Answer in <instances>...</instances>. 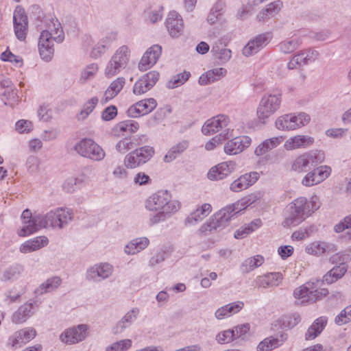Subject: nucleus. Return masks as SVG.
<instances>
[{
    "label": "nucleus",
    "instance_id": "nucleus-43",
    "mask_svg": "<svg viewBox=\"0 0 351 351\" xmlns=\"http://www.w3.org/2000/svg\"><path fill=\"white\" fill-rule=\"evenodd\" d=\"M264 263V258L256 255L245 259L241 265L240 269L243 274H247L261 266Z\"/></svg>",
    "mask_w": 351,
    "mask_h": 351
},
{
    "label": "nucleus",
    "instance_id": "nucleus-46",
    "mask_svg": "<svg viewBox=\"0 0 351 351\" xmlns=\"http://www.w3.org/2000/svg\"><path fill=\"white\" fill-rule=\"evenodd\" d=\"M98 102L99 99L96 96L91 97L87 101H86L84 104L80 112L77 114V119L78 121L85 120L94 110L98 104Z\"/></svg>",
    "mask_w": 351,
    "mask_h": 351
},
{
    "label": "nucleus",
    "instance_id": "nucleus-21",
    "mask_svg": "<svg viewBox=\"0 0 351 351\" xmlns=\"http://www.w3.org/2000/svg\"><path fill=\"white\" fill-rule=\"evenodd\" d=\"M230 119L225 114H218L208 119L202 126V131L206 135L213 134L228 125Z\"/></svg>",
    "mask_w": 351,
    "mask_h": 351
},
{
    "label": "nucleus",
    "instance_id": "nucleus-36",
    "mask_svg": "<svg viewBox=\"0 0 351 351\" xmlns=\"http://www.w3.org/2000/svg\"><path fill=\"white\" fill-rule=\"evenodd\" d=\"M211 53L215 58L222 63L228 62L230 59L232 54L231 50L226 48V45L221 40H217L213 43Z\"/></svg>",
    "mask_w": 351,
    "mask_h": 351
},
{
    "label": "nucleus",
    "instance_id": "nucleus-49",
    "mask_svg": "<svg viewBox=\"0 0 351 351\" xmlns=\"http://www.w3.org/2000/svg\"><path fill=\"white\" fill-rule=\"evenodd\" d=\"M292 114H286L278 117L275 121V127L282 131H290L293 130Z\"/></svg>",
    "mask_w": 351,
    "mask_h": 351
},
{
    "label": "nucleus",
    "instance_id": "nucleus-10",
    "mask_svg": "<svg viewBox=\"0 0 351 351\" xmlns=\"http://www.w3.org/2000/svg\"><path fill=\"white\" fill-rule=\"evenodd\" d=\"M324 158V153L319 151L302 154L293 161L291 169L298 173H303L306 171L310 164L315 166L318 162H322Z\"/></svg>",
    "mask_w": 351,
    "mask_h": 351
},
{
    "label": "nucleus",
    "instance_id": "nucleus-50",
    "mask_svg": "<svg viewBox=\"0 0 351 351\" xmlns=\"http://www.w3.org/2000/svg\"><path fill=\"white\" fill-rule=\"evenodd\" d=\"M40 215L42 219L43 228L57 229V221L55 220L53 209L47 211L46 213H41Z\"/></svg>",
    "mask_w": 351,
    "mask_h": 351
},
{
    "label": "nucleus",
    "instance_id": "nucleus-1",
    "mask_svg": "<svg viewBox=\"0 0 351 351\" xmlns=\"http://www.w3.org/2000/svg\"><path fill=\"white\" fill-rule=\"evenodd\" d=\"M254 200V197L249 195L232 205L219 210L199 228V232L207 235L215 231L223 230L228 225L230 220L237 213H239L252 204Z\"/></svg>",
    "mask_w": 351,
    "mask_h": 351
},
{
    "label": "nucleus",
    "instance_id": "nucleus-32",
    "mask_svg": "<svg viewBox=\"0 0 351 351\" xmlns=\"http://www.w3.org/2000/svg\"><path fill=\"white\" fill-rule=\"evenodd\" d=\"M55 220L57 221V229L60 230L66 227L73 219V213L68 208L58 207L53 209Z\"/></svg>",
    "mask_w": 351,
    "mask_h": 351
},
{
    "label": "nucleus",
    "instance_id": "nucleus-56",
    "mask_svg": "<svg viewBox=\"0 0 351 351\" xmlns=\"http://www.w3.org/2000/svg\"><path fill=\"white\" fill-rule=\"evenodd\" d=\"M189 75V73L184 72L173 76L167 84L168 88H174L183 84L188 80Z\"/></svg>",
    "mask_w": 351,
    "mask_h": 351
},
{
    "label": "nucleus",
    "instance_id": "nucleus-52",
    "mask_svg": "<svg viewBox=\"0 0 351 351\" xmlns=\"http://www.w3.org/2000/svg\"><path fill=\"white\" fill-rule=\"evenodd\" d=\"M98 71V65L93 63L86 66L82 71L80 80L82 83L93 79Z\"/></svg>",
    "mask_w": 351,
    "mask_h": 351
},
{
    "label": "nucleus",
    "instance_id": "nucleus-40",
    "mask_svg": "<svg viewBox=\"0 0 351 351\" xmlns=\"http://www.w3.org/2000/svg\"><path fill=\"white\" fill-rule=\"evenodd\" d=\"M223 8L224 3L221 1H217L213 5L207 17V21L210 25L222 23L225 21L222 12Z\"/></svg>",
    "mask_w": 351,
    "mask_h": 351
},
{
    "label": "nucleus",
    "instance_id": "nucleus-57",
    "mask_svg": "<svg viewBox=\"0 0 351 351\" xmlns=\"http://www.w3.org/2000/svg\"><path fill=\"white\" fill-rule=\"evenodd\" d=\"M1 60L4 62H10L15 66L23 65V59L20 56H15L10 51L6 50L1 54Z\"/></svg>",
    "mask_w": 351,
    "mask_h": 351
},
{
    "label": "nucleus",
    "instance_id": "nucleus-33",
    "mask_svg": "<svg viewBox=\"0 0 351 351\" xmlns=\"http://www.w3.org/2000/svg\"><path fill=\"white\" fill-rule=\"evenodd\" d=\"M125 83V80L123 77H118L114 80L112 82H111V84L104 92L101 101L102 103H106L114 98L122 90Z\"/></svg>",
    "mask_w": 351,
    "mask_h": 351
},
{
    "label": "nucleus",
    "instance_id": "nucleus-39",
    "mask_svg": "<svg viewBox=\"0 0 351 351\" xmlns=\"http://www.w3.org/2000/svg\"><path fill=\"white\" fill-rule=\"evenodd\" d=\"M189 143L186 140H182L173 145L163 158L165 162L169 163L180 156L189 147Z\"/></svg>",
    "mask_w": 351,
    "mask_h": 351
},
{
    "label": "nucleus",
    "instance_id": "nucleus-45",
    "mask_svg": "<svg viewBox=\"0 0 351 351\" xmlns=\"http://www.w3.org/2000/svg\"><path fill=\"white\" fill-rule=\"evenodd\" d=\"M61 284V279L55 276L47 279L45 282L41 284L35 291V293L40 295L44 293L51 292L58 288Z\"/></svg>",
    "mask_w": 351,
    "mask_h": 351
},
{
    "label": "nucleus",
    "instance_id": "nucleus-61",
    "mask_svg": "<svg viewBox=\"0 0 351 351\" xmlns=\"http://www.w3.org/2000/svg\"><path fill=\"white\" fill-rule=\"evenodd\" d=\"M300 322V316L298 314H292L282 317V325L285 328H292Z\"/></svg>",
    "mask_w": 351,
    "mask_h": 351
},
{
    "label": "nucleus",
    "instance_id": "nucleus-13",
    "mask_svg": "<svg viewBox=\"0 0 351 351\" xmlns=\"http://www.w3.org/2000/svg\"><path fill=\"white\" fill-rule=\"evenodd\" d=\"M88 326L86 324H79L66 329L60 337L62 342L72 345L84 340L88 336Z\"/></svg>",
    "mask_w": 351,
    "mask_h": 351
},
{
    "label": "nucleus",
    "instance_id": "nucleus-31",
    "mask_svg": "<svg viewBox=\"0 0 351 351\" xmlns=\"http://www.w3.org/2000/svg\"><path fill=\"white\" fill-rule=\"evenodd\" d=\"M282 136H274L267 138L260 143L254 150V154L257 156H263L267 152L279 146L283 141Z\"/></svg>",
    "mask_w": 351,
    "mask_h": 351
},
{
    "label": "nucleus",
    "instance_id": "nucleus-20",
    "mask_svg": "<svg viewBox=\"0 0 351 351\" xmlns=\"http://www.w3.org/2000/svg\"><path fill=\"white\" fill-rule=\"evenodd\" d=\"M162 47L158 45H154L147 49L138 63V69L145 71L152 67L161 56Z\"/></svg>",
    "mask_w": 351,
    "mask_h": 351
},
{
    "label": "nucleus",
    "instance_id": "nucleus-44",
    "mask_svg": "<svg viewBox=\"0 0 351 351\" xmlns=\"http://www.w3.org/2000/svg\"><path fill=\"white\" fill-rule=\"evenodd\" d=\"M139 310L136 308H132L130 311H128L119 321L116 326L115 333L122 332L125 328L128 327L132 324L134 320L137 318L138 315Z\"/></svg>",
    "mask_w": 351,
    "mask_h": 351
},
{
    "label": "nucleus",
    "instance_id": "nucleus-28",
    "mask_svg": "<svg viewBox=\"0 0 351 351\" xmlns=\"http://www.w3.org/2000/svg\"><path fill=\"white\" fill-rule=\"evenodd\" d=\"M36 335V331L33 328H25L16 332L10 339L12 347L19 348L22 344L29 342L34 339Z\"/></svg>",
    "mask_w": 351,
    "mask_h": 351
},
{
    "label": "nucleus",
    "instance_id": "nucleus-3",
    "mask_svg": "<svg viewBox=\"0 0 351 351\" xmlns=\"http://www.w3.org/2000/svg\"><path fill=\"white\" fill-rule=\"evenodd\" d=\"M145 207L150 211L157 212L149 218L150 225L165 221L171 214L179 209V204L171 200V195L167 191H159L147 198Z\"/></svg>",
    "mask_w": 351,
    "mask_h": 351
},
{
    "label": "nucleus",
    "instance_id": "nucleus-19",
    "mask_svg": "<svg viewBox=\"0 0 351 351\" xmlns=\"http://www.w3.org/2000/svg\"><path fill=\"white\" fill-rule=\"evenodd\" d=\"M260 178L259 173L251 171L240 176L230 185V189L234 193L243 191L255 184Z\"/></svg>",
    "mask_w": 351,
    "mask_h": 351
},
{
    "label": "nucleus",
    "instance_id": "nucleus-38",
    "mask_svg": "<svg viewBox=\"0 0 351 351\" xmlns=\"http://www.w3.org/2000/svg\"><path fill=\"white\" fill-rule=\"evenodd\" d=\"M327 322L328 318L325 316H322L316 319L308 328L305 334L306 339H314L319 336L325 328Z\"/></svg>",
    "mask_w": 351,
    "mask_h": 351
},
{
    "label": "nucleus",
    "instance_id": "nucleus-35",
    "mask_svg": "<svg viewBox=\"0 0 351 351\" xmlns=\"http://www.w3.org/2000/svg\"><path fill=\"white\" fill-rule=\"evenodd\" d=\"M48 239L45 236L37 237L33 239L28 240L20 246V252L24 254L32 252L47 245Z\"/></svg>",
    "mask_w": 351,
    "mask_h": 351
},
{
    "label": "nucleus",
    "instance_id": "nucleus-4",
    "mask_svg": "<svg viewBox=\"0 0 351 351\" xmlns=\"http://www.w3.org/2000/svg\"><path fill=\"white\" fill-rule=\"evenodd\" d=\"M322 285V281L318 279H312L295 289L293 296L298 300V304L301 305L315 303L328 293L326 289H319Z\"/></svg>",
    "mask_w": 351,
    "mask_h": 351
},
{
    "label": "nucleus",
    "instance_id": "nucleus-48",
    "mask_svg": "<svg viewBox=\"0 0 351 351\" xmlns=\"http://www.w3.org/2000/svg\"><path fill=\"white\" fill-rule=\"evenodd\" d=\"M348 265L341 263L339 265L333 267L328 274L324 276V279L328 283H332L337 279L341 278L347 271Z\"/></svg>",
    "mask_w": 351,
    "mask_h": 351
},
{
    "label": "nucleus",
    "instance_id": "nucleus-47",
    "mask_svg": "<svg viewBox=\"0 0 351 351\" xmlns=\"http://www.w3.org/2000/svg\"><path fill=\"white\" fill-rule=\"evenodd\" d=\"M302 44L300 37L292 36L279 44L280 50L284 53H290L294 51Z\"/></svg>",
    "mask_w": 351,
    "mask_h": 351
},
{
    "label": "nucleus",
    "instance_id": "nucleus-6",
    "mask_svg": "<svg viewBox=\"0 0 351 351\" xmlns=\"http://www.w3.org/2000/svg\"><path fill=\"white\" fill-rule=\"evenodd\" d=\"M131 50L128 45L119 47L110 58L105 69V75L112 77L119 73L129 63Z\"/></svg>",
    "mask_w": 351,
    "mask_h": 351
},
{
    "label": "nucleus",
    "instance_id": "nucleus-5",
    "mask_svg": "<svg viewBox=\"0 0 351 351\" xmlns=\"http://www.w3.org/2000/svg\"><path fill=\"white\" fill-rule=\"evenodd\" d=\"M311 215L309 204L306 197H300L290 203L286 208L284 227L296 226Z\"/></svg>",
    "mask_w": 351,
    "mask_h": 351
},
{
    "label": "nucleus",
    "instance_id": "nucleus-30",
    "mask_svg": "<svg viewBox=\"0 0 351 351\" xmlns=\"http://www.w3.org/2000/svg\"><path fill=\"white\" fill-rule=\"evenodd\" d=\"M288 335L285 332L278 334L276 337H269L260 342L257 346V351H270L284 343L287 341Z\"/></svg>",
    "mask_w": 351,
    "mask_h": 351
},
{
    "label": "nucleus",
    "instance_id": "nucleus-58",
    "mask_svg": "<svg viewBox=\"0 0 351 351\" xmlns=\"http://www.w3.org/2000/svg\"><path fill=\"white\" fill-rule=\"evenodd\" d=\"M25 166L29 173H36L40 169V159L36 156H29L27 158Z\"/></svg>",
    "mask_w": 351,
    "mask_h": 351
},
{
    "label": "nucleus",
    "instance_id": "nucleus-51",
    "mask_svg": "<svg viewBox=\"0 0 351 351\" xmlns=\"http://www.w3.org/2000/svg\"><path fill=\"white\" fill-rule=\"evenodd\" d=\"M292 124H294L293 125V130L307 125L311 120L310 116L305 112L292 114Z\"/></svg>",
    "mask_w": 351,
    "mask_h": 351
},
{
    "label": "nucleus",
    "instance_id": "nucleus-12",
    "mask_svg": "<svg viewBox=\"0 0 351 351\" xmlns=\"http://www.w3.org/2000/svg\"><path fill=\"white\" fill-rule=\"evenodd\" d=\"M113 271V266L108 263L95 264L87 269L86 279L90 282H99L110 278Z\"/></svg>",
    "mask_w": 351,
    "mask_h": 351
},
{
    "label": "nucleus",
    "instance_id": "nucleus-9",
    "mask_svg": "<svg viewBox=\"0 0 351 351\" xmlns=\"http://www.w3.org/2000/svg\"><path fill=\"white\" fill-rule=\"evenodd\" d=\"M75 150L80 156L95 161L102 160L106 153L101 146L90 138H84L75 145Z\"/></svg>",
    "mask_w": 351,
    "mask_h": 351
},
{
    "label": "nucleus",
    "instance_id": "nucleus-42",
    "mask_svg": "<svg viewBox=\"0 0 351 351\" xmlns=\"http://www.w3.org/2000/svg\"><path fill=\"white\" fill-rule=\"evenodd\" d=\"M226 70L223 68H215L208 71L205 75H202L199 79V83L201 85H206L213 83L226 74Z\"/></svg>",
    "mask_w": 351,
    "mask_h": 351
},
{
    "label": "nucleus",
    "instance_id": "nucleus-11",
    "mask_svg": "<svg viewBox=\"0 0 351 351\" xmlns=\"http://www.w3.org/2000/svg\"><path fill=\"white\" fill-rule=\"evenodd\" d=\"M21 219L23 221V226L18 232L20 237L28 236L43 228L40 214H36L32 216L31 211L26 209L23 212Z\"/></svg>",
    "mask_w": 351,
    "mask_h": 351
},
{
    "label": "nucleus",
    "instance_id": "nucleus-26",
    "mask_svg": "<svg viewBox=\"0 0 351 351\" xmlns=\"http://www.w3.org/2000/svg\"><path fill=\"white\" fill-rule=\"evenodd\" d=\"M282 280V275L280 272H271L264 275L258 276L254 280L258 288L276 287L280 285Z\"/></svg>",
    "mask_w": 351,
    "mask_h": 351
},
{
    "label": "nucleus",
    "instance_id": "nucleus-22",
    "mask_svg": "<svg viewBox=\"0 0 351 351\" xmlns=\"http://www.w3.org/2000/svg\"><path fill=\"white\" fill-rule=\"evenodd\" d=\"M13 21L16 38L19 40H24L27 32V17L25 10L17 8L14 12Z\"/></svg>",
    "mask_w": 351,
    "mask_h": 351
},
{
    "label": "nucleus",
    "instance_id": "nucleus-18",
    "mask_svg": "<svg viewBox=\"0 0 351 351\" xmlns=\"http://www.w3.org/2000/svg\"><path fill=\"white\" fill-rule=\"evenodd\" d=\"M157 106L154 98L143 99L132 105L126 113L129 117L137 118L145 115L153 111Z\"/></svg>",
    "mask_w": 351,
    "mask_h": 351
},
{
    "label": "nucleus",
    "instance_id": "nucleus-63",
    "mask_svg": "<svg viewBox=\"0 0 351 351\" xmlns=\"http://www.w3.org/2000/svg\"><path fill=\"white\" fill-rule=\"evenodd\" d=\"M316 176L318 178V182L320 183L325 180L331 173V169L328 166H321L316 169H314Z\"/></svg>",
    "mask_w": 351,
    "mask_h": 351
},
{
    "label": "nucleus",
    "instance_id": "nucleus-53",
    "mask_svg": "<svg viewBox=\"0 0 351 351\" xmlns=\"http://www.w3.org/2000/svg\"><path fill=\"white\" fill-rule=\"evenodd\" d=\"M228 134L229 129H227L226 130H224L222 133L219 134V135L215 136L211 140H210L208 142L206 143L205 149L208 151L213 149L217 145L221 144L223 141L227 138L228 137Z\"/></svg>",
    "mask_w": 351,
    "mask_h": 351
},
{
    "label": "nucleus",
    "instance_id": "nucleus-62",
    "mask_svg": "<svg viewBox=\"0 0 351 351\" xmlns=\"http://www.w3.org/2000/svg\"><path fill=\"white\" fill-rule=\"evenodd\" d=\"M234 331L228 329L220 332L216 336V340L219 343L225 344L231 342L234 339Z\"/></svg>",
    "mask_w": 351,
    "mask_h": 351
},
{
    "label": "nucleus",
    "instance_id": "nucleus-59",
    "mask_svg": "<svg viewBox=\"0 0 351 351\" xmlns=\"http://www.w3.org/2000/svg\"><path fill=\"white\" fill-rule=\"evenodd\" d=\"M321 241H314L305 246V252L309 255L319 257L322 256Z\"/></svg>",
    "mask_w": 351,
    "mask_h": 351
},
{
    "label": "nucleus",
    "instance_id": "nucleus-27",
    "mask_svg": "<svg viewBox=\"0 0 351 351\" xmlns=\"http://www.w3.org/2000/svg\"><path fill=\"white\" fill-rule=\"evenodd\" d=\"M212 207L209 204H204L193 211L184 220L186 226H194L202 221L211 212Z\"/></svg>",
    "mask_w": 351,
    "mask_h": 351
},
{
    "label": "nucleus",
    "instance_id": "nucleus-34",
    "mask_svg": "<svg viewBox=\"0 0 351 351\" xmlns=\"http://www.w3.org/2000/svg\"><path fill=\"white\" fill-rule=\"evenodd\" d=\"M139 128V124L134 120H125L117 123L113 131L117 136H124L136 132Z\"/></svg>",
    "mask_w": 351,
    "mask_h": 351
},
{
    "label": "nucleus",
    "instance_id": "nucleus-15",
    "mask_svg": "<svg viewBox=\"0 0 351 351\" xmlns=\"http://www.w3.org/2000/svg\"><path fill=\"white\" fill-rule=\"evenodd\" d=\"M160 74L156 71H152L143 75L137 80L133 86V93L141 95L149 90L158 81Z\"/></svg>",
    "mask_w": 351,
    "mask_h": 351
},
{
    "label": "nucleus",
    "instance_id": "nucleus-23",
    "mask_svg": "<svg viewBox=\"0 0 351 351\" xmlns=\"http://www.w3.org/2000/svg\"><path fill=\"white\" fill-rule=\"evenodd\" d=\"M251 143L252 139L248 136H237L226 143L224 152L229 155H236L247 148Z\"/></svg>",
    "mask_w": 351,
    "mask_h": 351
},
{
    "label": "nucleus",
    "instance_id": "nucleus-60",
    "mask_svg": "<svg viewBox=\"0 0 351 351\" xmlns=\"http://www.w3.org/2000/svg\"><path fill=\"white\" fill-rule=\"evenodd\" d=\"M351 261V251L346 250L344 252H341L339 253H336L333 254L330 258V261L332 263H345L347 261Z\"/></svg>",
    "mask_w": 351,
    "mask_h": 351
},
{
    "label": "nucleus",
    "instance_id": "nucleus-8",
    "mask_svg": "<svg viewBox=\"0 0 351 351\" xmlns=\"http://www.w3.org/2000/svg\"><path fill=\"white\" fill-rule=\"evenodd\" d=\"M153 147L145 145L128 154L123 160L125 166L128 169L137 168L147 162L154 154Z\"/></svg>",
    "mask_w": 351,
    "mask_h": 351
},
{
    "label": "nucleus",
    "instance_id": "nucleus-7",
    "mask_svg": "<svg viewBox=\"0 0 351 351\" xmlns=\"http://www.w3.org/2000/svg\"><path fill=\"white\" fill-rule=\"evenodd\" d=\"M281 94H269L264 95L257 107L256 114L260 121H265L280 108Z\"/></svg>",
    "mask_w": 351,
    "mask_h": 351
},
{
    "label": "nucleus",
    "instance_id": "nucleus-37",
    "mask_svg": "<svg viewBox=\"0 0 351 351\" xmlns=\"http://www.w3.org/2000/svg\"><path fill=\"white\" fill-rule=\"evenodd\" d=\"M149 244L147 237H138L130 241L124 247V252L128 255H134L145 249Z\"/></svg>",
    "mask_w": 351,
    "mask_h": 351
},
{
    "label": "nucleus",
    "instance_id": "nucleus-16",
    "mask_svg": "<svg viewBox=\"0 0 351 351\" xmlns=\"http://www.w3.org/2000/svg\"><path fill=\"white\" fill-rule=\"evenodd\" d=\"M271 38L269 32L258 35L245 45L242 50L243 54L247 57L256 54L269 43Z\"/></svg>",
    "mask_w": 351,
    "mask_h": 351
},
{
    "label": "nucleus",
    "instance_id": "nucleus-25",
    "mask_svg": "<svg viewBox=\"0 0 351 351\" xmlns=\"http://www.w3.org/2000/svg\"><path fill=\"white\" fill-rule=\"evenodd\" d=\"M314 138L308 135H295L289 137L284 143V148L287 151L305 149L311 145Z\"/></svg>",
    "mask_w": 351,
    "mask_h": 351
},
{
    "label": "nucleus",
    "instance_id": "nucleus-14",
    "mask_svg": "<svg viewBox=\"0 0 351 351\" xmlns=\"http://www.w3.org/2000/svg\"><path fill=\"white\" fill-rule=\"evenodd\" d=\"M319 56V51L313 48L302 50L292 57L288 63V68L289 69H294L298 66L311 64L317 60Z\"/></svg>",
    "mask_w": 351,
    "mask_h": 351
},
{
    "label": "nucleus",
    "instance_id": "nucleus-64",
    "mask_svg": "<svg viewBox=\"0 0 351 351\" xmlns=\"http://www.w3.org/2000/svg\"><path fill=\"white\" fill-rule=\"evenodd\" d=\"M167 254V253L165 250L160 249L150 258L149 265L150 267H154L163 262L166 258Z\"/></svg>",
    "mask_w": 351,
    "mask_h": 351
},
{
    "label": "nucleus",
    "instance_id": "nucleus-55",
    "mask_svg": "<svg viewBox=\"0 0 351 351\" xmlns=\"http://www.w3.org/2000/svg\"><path fill=\"white\" fill-rule=\"evenodd\" d=\"M351 321V305L346 306L336 316L335 323L338 326L344 325Z\"/></svg>",
    "mask_w": 351,
    "mask_h": 351
},
{
    "label": "nucleus",
    "instance_id": "nucleus-2",
    "mask_svg": "<svg viewBox=\"0 0 351 351\" xmlns=\"http://www.w3.org/2000/svg\"><path fill=\"white\" fill-rule=\"evenodd\" d=\"M64 40V34L61 23L56 18L51 17L45 25L38 40V51L40 58L49 62L54 53L53 43H61Z\"/></svg>",
    "mask_w": 351,
    "mask_h": 351
},
{
    "label": "nucleus",
    "instance_id": "nucleus-54",
    "mask_svg": "<svg viewBox=\"0 0 351 351\" xmlns=\"http://www.w3.org/2000/svg\"><path fill=\"white\" fill-rule=\"evenodd\" d=\"M132 346V341L126 339L116 341L107 346L105 351H125Z\"/></svg>",
    "mask_w": 351,
    "mask_h": 351
},
{
    "label": "nucleus",
    "instance_id": "nucleus-29",
    "mask_svg": "<svg viewBox=\"0 0 351 351\" xmlns=\"http://www.w3.org/2000/svg\"><path fill=\"white\" fill-rule=\"evenodd\" d=\"M235 164L233 162H221L211 168L208 173L210 180H222L229 175L234 169Z\"/></svg>",
    "mask_w": 351,
    "mask_h": 351
},
{
    "label": "nucleus",
    "instance_id": "nucleus-17",
    "mask_svg": "<svg viewBox=\"0 0 351 351\" xmlns=\"http://www.w3.org/2000/svg\"><path fill=\"white\" fill-rule=\"evenodd\" d=\"M271 38L269 32L258 35L245 45L242 50L243 54L247 57L256 54L269 43Z\"/></svg>",
    "mask_w": 351,
    "mask_h": 351
},
{
    "label": "nucleus",
    "instance_id": "nucleus-41",
    "mask_svg": "<svg viewBox=\"0 0 351 351\" xmlns=\"http://www.w3.org/2000/svg\"><path fill=\"white\" fill-rule=\"evenodd\" d=\"M34 313L32 311V303H25L21 306L12 315V320L15 324L25 322Z\"/></svg>",
    "mask_w": 351,
    "mask_h": 351
},
{
    "label": "nucleus",
    "instance_id": "nucleus-24",
    "mask_svg": "<svg viewBox=\"0 0 351 351\" xmlns=\"http://www.w3.org/2000/svg\"><path fill=\"white\" fill-rule=\"evenodd\" d=\"M165 25L171 37L180 36L184 29V23L181 16L176 11H171L167 16Z\"/></svg>",
    "mask_w": 351,
    "mask_h": 351
}]
</instances>
